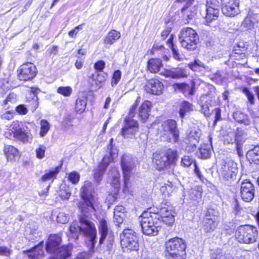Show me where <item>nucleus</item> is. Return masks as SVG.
Wrapping results in <instances>:
<instances>
[{
    "mask_svg": "<svg viewBox=\"0 0 259 259\" xmlns=\"http://www.w3.org/2000/svg\"><path fill=\"white\" fill-rule=\"evenodd\" d=\"M79 216L78 222L74 221L71 224L69 233L67 234L69 239L76 240L78 239L79 235L87 239L91 243L90 252H93L95 245L97 242V229L95 224L88 219L95 213L85 215L82 213Z\"/></svg>",
    "mask_w": 259,
    "mask_h": 259,
    "instance_id": "1",
    "label": "nucleus"
},
{
    "mask_svg": "<svg viewBox=\"0 0 259 259\" xmlns=\"http://www.w3.org/2000/svg\"><path fill=\"white\" fill-rule=\"evenodd\" d=\"M80 195L82 200L79 202L78 207L80 211L85 215L95 213L98 198L95 196L91 182L86 181L83 183L80 189Z\"/></svg>",
    "mask_w": 259,
    "mask_h": 259,
    "instance_id": "2",
    "label": "nucleus"
},
{
    "mask_svg": "<svg viewBox=\"0 0 259 259\" xmlns=\"http://www.w3.org/2000/svg\"><path fill=\"white\" fill-rule=\"evenodd\" d=\"M142 230L144 234L156 236L161 228L160 216L157 213L144 211L139 217Z\"/></svg>",
    "mask_w": 259,
    "mask_h": 259,
    "instance_id": "3",
    "label": "nucleus"
},
{
    "mask_svg": "<svg viewBox=\"0 0 259 259\" xmlns=\"http://www.w3.org/2000/svg\"><path fill=\"white\" fill-rule=\"evenodd\" d=\"M159 131L163 140L173 144L179 142L180 132L175 120L167 119L162 122Z\"/></svg>",
    "mask_w": 259,
    "mask_h": 259,
    "instance_id": "4",
    "label": "nucleus"
},
{
    "mask_svg": "<svg viewBox=\"0 0 259 259\" xmlns=\"http://www.w3.org/2000/svg\"><path fill=\"white\" fill-rule=\"evenodd\" d=\"M27 127L17 120L13 122L10 129L5 133L6 138L11 139L12 136L16 140L25 144L32 139L31 135L27 130Z\"/></svg>",
    "mask_w": 259,
    "mask_h": 259,
    "instance_id": "5",
    "label": "nucleus"
},
{
    "mask_svg": "<svg viewBox=\"0 0 259 259\" xmlns=\"http://www.w3.org/2000/svg\"><path fill=\"white\" fill-rule=\"evenodd\" d=\"M218 172L222 181L227 185L232 184L236 179L237 168L236 163L231 160H223Z\"/></svg>",
    "mask_w": 259,
    "mask_h": 259,
    "instance_id": "6",
    "label": "nucleus"
},
{
    "mask_svg": "<svg viewBox=\"0 0 259 259\" xmlns=\"http://www.w3.org/2000/svg\"><path fill=\"white\" fill-rule=\"evenodd\" d=\"M199 37L197 32L190 27L184 28L179 34V40L182 47L188 51H194L197 48Z\"/></svg>",
    "mask_w": 259,
    "mask_h": 259,
    "instance_id": "7",
    "label": "nucleus"
},
{
    "mask_svg": "<svg viewBox=\"0 0 259 259\" xmlns=\"http://www.w3.org/2000/svg\"><path fill=\"white\" fill-rule=\"evenodd\" d=\"M258 234L256 227L250 225H243L237 228L235 235L239 242L251 244L256 241Z\"/></svg>",
    "mask_w": 259,
    "mask_h": 259,
    "instance_id": "8",
    "label": "nucleus"
},
{
    "mask_svg": "<svg viewBox=\"0 0 259 259\" xmlns=\"http://www.w3.org/2000/svg\"><path fill=\"white\" fill-rule=\"evenodd\" d=\"M113 141V139L110 140V143L106 150L108 154L105 155L102 161L95 170L94 178L98 183L101 181L102 176L109 163L113 161L114 158L117 155V150L114 148L112 145Z\"/></svg>",
    "mask_w": 259,
    "mask_h": 259,
    "instance_id": "9",
    "label": "nucleus"
},
{
    "mask_svg": "<svg viewBox=\"0 0 259 259\" xmlns=\"http://www.w3.org/2000/svg\"><path fill=\"white\" fill-rule=\"evenodd\" d=\"M120 243L124 251H135L139 248V240L136 233L130 229H124L120 234Z\"/></svg>",
    "mask_w": 259,
    "mask_h": 259,
    "instance_id": "10",
    "label": "nucleus"
},
{
    "mask_svg": "<svg viewBox=\"0 0 259 259\" xmlns=\"http://www.w3.org/2000/svg\"><path fill=\"white\" fill-rule=\"evenodd\" d=\"M121 166L123 174L124 189H127L131 174L134 166L132 156L130 154H124L121 160Z\"/></svg>",
    "mask_w": 259,
    "mask_h": 259,
    "instance_id": "11",
    "label": "nucleus"
},
{
    "mask_svg": "<svg viewBox=\"0 0 259 259\" xmlns=\"http://www.w3.org/2000/svg\"><path fill=\"white\" fill-rule=\"evenodd\" d=\"M138 130L139 124L138 121L130 118H126L120 133L125 139H133Z\"/></svg>",
    "mask_w": 259,
    "mask_h": 259,
    "instance_id": "12",
    "label": "nucleus"
},
{
    "mask_svg": "<svg viewBox=\"0 0 259 259\" xmlns=\"http://www.w3.org/2000/svg\"><path fill=\"white\" fill-rule=\"evenodd\" d=\"M240 195L241 199L245 202H249L254 197L255 189L253 184L249 180L243 181L240 189Z\"/></svg>",
    "mask_w": 259,
    "mask_h": 259,
    "instance_id": "13",
    "label": "nucleus"
},
{
    "mask_svg": "<svg viewBox=\"0 0 259 259\" xmlns=\"http://www.w3.org/2000/svg\"><path fill=\"white\" fill-rule=\"evenodd\" d=\"M20 80L27 81L33 79L36 74V68L31 63L27 62L21 66L18 70Z\"/></svg>",
    "mask_w": 259,
    "mask_h": 259,
    "instance_id": "14",
    "label": "nucleus"
},
{
    "mask_svg": "<svg viewBox=\"0 0 259 259\" xmlns=\"http://www.w3.org/2000/svg\"><path fill=\"white\" fill-rule=\"evenodd\" d=\"M222 11L227 16L234 17L240 13L239 0H221Z\"/></svg>",
    "mask_w": 259,
    "mask_h": 259,
    "instance_id": "15",
    "label": "nucleus"
},
{
    "mask_svg": "<svg viewBox=\"0 0 259 259\" xmlns=\"http://www.w3.org/2000/svg\"><path fill=\"white\" fill-rule=\"evenodd\" d=\"M166 252H175L185 254L186 245L185 241L180 238L175 237L169 239L165 243Z\"/></svg>",
    "mask_w": 259,
    "mask_h": 259,
    "instance_id": "16",
    "label": "nucleus"
},
{
    "mask_svg": "<svg viewBox=\"0 0 259 259\" xmlns=\"http://www.w3.org/2000/svg\"><path fill=\"white\" fill-rule=\"evenodd\" d=\"M163 89L162 83L154 79L149 80L145 87V90L147 93L156 95L161 94Z\"/></svg>",
    "mask_w": 259,
    "mask_h": 259,
    "instance_id": "17",
    "label": "nucleus"
},
{
    "mask_svg": "<svg viewBox=\"0 0 259 259\" xmlns=\"http://www.w3.org/2000/svg\"><path fill=\"white\" fill-rule=\"evenodd\" d=\"M162 74L167 77L178 79L187 77L188 72L185 68L177 67L165 69Z\"/></svg>",
    "mask_w": 259,
    "mask_h": 259,
    "instance_id": "18",
    "label": "nucleus"
},
{
    "mask_svg": "<svg viewBox=\"0 0 259 259\" xmlns=\"http://www.w3.org/2000/svg\"><path fill=\"white\" fill-rule=\"evenodd\" d=\"M193 0H188L186 5L181 9V12L183 14V17L188 22L192 20L197 14V9L196 6H192Z\"/></svg>",
    "mask_w": 259,
    "mask_h": 259,
    "instance_id": "19",
    "label": "nucleus"
},
{
    "mask_svg": "<svg viewBox=\"0 0 259 259\" xmlns=\"http://www.w3.org/2000/svg\"><path fill=\"white\" fill-rule=\"evenodd\" d=\"M61 242L60 236L58 235H51L46 243V250L50 252H55L59 247Z\"/></svg>",
    "mask_w": 259,
    "mask_h": 259,
    "instance_id": "20",
    "label": "nucleus"
},
{
    "mask_svg": "<svg viewBox=\"0 0 259 259\" xmlns=\"http://www.w3.org/2000/svg\"><path fill=\"white\" fill-rule=\"evenodd\" d=\"M42 248L43 242H41L31 249L24 251V253L30 259H40L44 255Z\"/></svg>",
    "mask_w": 259,
    "mask_h": 259,
    "instance_id": "21",
    "label": "nucleus"
},
{
    "mask_svg": "<svg viewBox=\"0 0 259 259\" xmlns=\"http://www.w3.org/2000/svg\"><path fill=\"white\" fill-rule=\"evenodd\" d=\"M106 79V74L104 73L96 71L90 77V81L92 85H95L97 89L102 87Z\"/></svg>",
    "mask_w": 259,
    "mask_h": 259,
    "instance_id": "22",
    "label": "nucleus"
},
{
    "mask_svg": "<svg viewBox=\"0 0 259 259\" xmlns=\"http://www.w3.org/2000/svg\"><path fill=\"white\" fill-rule=\"evenodd\" d=\"M174 87L183 93L185 96L193 95L195 91V84L194 82H192L190 85L186 83H175Z\"/></svg>",
    "mask_w": 259,
    "mask_h": 259,
    "instance_id": "23",
    "label": "nucleus"
},
{
    "mask_svg": "<svg viewBox=\"0 0 259 259\" xmlns=\"http://www.w3.org/2000/svg\"><path fill=\"white\" fill-rule=\"evenodd\" d=\"M40 92V90L37 88H31L30 91V98L31 100H29V107L30 110L34 112L38 106V98L37 94ZM27 98L28 99L29 97H27Z\"/></svg>",
    "mask_w": 259,
    "mask_h": 259,
    "instance_id": "24",
    "label": "nucleus"
},
{
    "mask_svg": "<svg viewBox=\"0 0 259 259\" xmlns=\"http://www.w3.org/2000/svg\"><path fill=\"white\" fill-rule=\"evenodd\" d=\"M151 105V102L145 101L139 108V116L143 122H146L149 116Z\"/></svg>",
    "mask_w": 259,
    "mask_h": 259,
    "instance_id": "25",
    "label": "nucleus"
},
{
    "mask_svg": "<svg viewBox=\"0 0 259 259\" xmlns=\"http://www.w3.org/2000/svg\"><path fill=\"white\" fill-rule=\"evenodd\" d=\"M99 231L100 235L99 244L101 245L104 242L108 232V226L107 221L104 219L99 220Z\"/></svg>",
    "mask_w": 259,
    "mask_h": 259,
    "instance_id": "26",
    "label": "nucleus"
},
{
    "mask_svg": "<svg viewBox=\"0 0 259 259\" xmlns=\"http://www.w3.org/2000/svg\"><path fill=\"white\" fill-rule=\"evenodd\" d=\"M4 152L8 161H14L19 156V152L18 149L13 146H5Z\"/></svg>",
    "mask_w": 259,
    "mask_h": 259,
    "instance_id": "27",
    "label": "nucleus"
},
{
    "mask_svg": "<svg viewBox=\"0 0 259 259\" xmlns=\"http://www.w3.org/2000/svg\"><path fill=\"white\" fill-rule=\"evenodd\" d=\"M121 36L120 33L114 29L111 30L105 36L103 41L105 45H112Z\"/></svg>",
    "mask_w": 259,
    "mask_h": 259,
    "instance_id": "28",
    "label": "nucleus"
},
{
    "mask_svg": "<svg viewBox=\"0 0 259 259\" xmlns=\"http://www.w3.org/2000/svg\"><path fill=\"white\" fill-rule=\"evenodd\" d=\"M246 158L250 163L259 164V145L248 151L246 153Z\"/></svg>",
    "mask_w": 259,
    "mask_h": 259,
    "instance_id": "29",
    "label": "nucleus"
},
{
    "mask_svg": "<svg viewBox=\"0 0 259 259\" xmlns=\"http://www.w3.org/2000/svg\"><path fill=\"white\" fill-rule=\"evenodd\" d=\"M162 61L159 59H151L147 63V69L151 73L158 72L162 67Z\"/></svg>",
    "mask_w": 259,
    "mask_h": 259,
    "instance_id": "30",
    "label": "nucleus"
},
{
    "mask_svg": "<svg viewBox=\"0 0 259 259\" xmlns=\"http://www.w3.org/2000/svg\"><path fill=\"white\" fill-rule=\"evenodd\" d=\"M233 116L236 121L245 125H249L251 123L248 116L240 111L234 112Z\"/></svg>",
    "mask_w": 259,
    "mask_h": 259,
    "instance_id": "31",
    "label": "nucleus"
},
{
    "mask_svg": "<svg viewBox=\"0 0 259 259\" xmlns=\"http://www.w3.org/2000/svg\"><path fill=\"white\" fill-rule=\"evenodd\" d=\"M219 220H216V218L212 219H204L203 228L205 232H209L213 231L217 227L219 224Z\"/></svg>",
    "mask_w": 259,
    "mask_h": 259,
    "instance_id": "32",
    "label": "nucleus"
},
{
    "mask_svg": "<svg viewBox=\"0 0 259 259\" xmlns=\"http://www.w3.org/2000/svg\"><path fill=\"white\" fill-rule=\"evenodd\" d=\"M206 16L205 17L206 22L207 25L213 21L217 20L219 17V9L206 8Z\"/></svg>",
    "mask_w": 259,
    "mask_h": 259,
    "instance_id": "33",
    "label": "nucleus"
},
{
    "mask_svg": "<svg viewBox=\"0 0 259 259\" xmlns=\"http://www.w3.org/2000/svg\"><path fill=\"white\" fill-rule=\"evenodd\" d=\"M154 162L156 166V168L159 170L164 169L168 166L169 164L167 161V158L163 155H156L154 157Z\"/></svg>",
    "mask_w": 259,
    "mask_h": 259,
    "instance_id": "34",
    "label": "nucleus"
},
{
    "mask_svg": "<svg viewBox=\"0 0 259 259\" xmlns=\"http://www.w3.org/2000/svg\"><path fill=\"white\" fill-rule=\"evenodd\" d=\"M70 247L68 246L60 247L54 253L56 254L55 259H66L70 254Z\"/></svg>",
    "mask_w": 259,
    "mask_h": 259,
    "instance_id": "35",
    "label": "nucleus"
},
{
    "mask_svg": "<svg viewBox=\"0 0 259 259\" xmlns=\"http://www.w3.org/2000/svg\"><path fill=\"white\" fill-rule=\"evenodd\" d=\"M87 103L85 97H78L76 101L75 110L77 113H81L84 111Z\"/></svg>",
    "mask_w": 259,
    "mask_h": 259,
    "instance_id": "36",
    "label": "nucleus"
},
{
    "mask_svg": "<svg viewBox=\"0 0 259 259\" xmlns=\"http://www.w3.org/2000/svg\"><path fill=\"white\" fill-rule=\"evenodd\" d=\"M193 105L187 101L183 102L180 106L179 113L181 118H184L187 112L193 110Z\"/></svg>",
    "mask_w": 259,
    "mask_h": 259,
    "instance_id": "37",
    "label": "nucleus"
},
{
    "mask_svg": "<svg viewBox=\"0 0 259 259\" xmlns=\"http://www.w3.org/2000/svg\"><path fill=\"white\" fill-rule=\"evenodd\" d=\"M200 157L207 159L210 157L211 153V146L208 144H203L199 148Z\"/></svg>",
    "mask_w": 259,
    "mask_h": 259,
    "instance_id": "38",
    "label": "nucleus"
},
{
    "mask_svg": "<svg viewBox=\"0 0 259 259\" xmlns=\"http://www.w3.org/2000/svg\"><path fill=\"white\" fill-rule=\"evenodd\" d=\"M164 155L167 158L169 164L175 163L178 160V155L177 150L169 149Z\"/></svg>",
    "mask_w": 259,
    "mask_h": 259,
    "instance_id": "39",
    "label": "nucleus"
},
{
    "mask_svg": "<svg viewBox=\"0 0 259 259\" xmlns=\"http://www.w3.org/2000/svg\"><path fill=\"white\" fill-rule=\"evenodd\" d=\"M202 193V187L200 186H197L193 188L191 192V198L194 201L198 202L201 198Z\"/></svg>",
    "mask_w": 259,
    "mask_h": 259,
    "instance_id": "40",
    "label": "nucleus"
},
{
    "mask_svg": "<svg viewBox=\"0 0 259 259\" xmlns=\"http://www.w3.org/2000/svg\"><path fill=\"white\" fill-rule=\"evenodd\" d=\"M173 35L171 34L170 37L166 41L167 45L168 47L171 49L172 52V55L174 58L177 60H180L181 59L180 55L178 53V50L173 44Z\"/></svg>",
    "mask_w": 259,
    "mask_h": 259,
    "instance_id": "41",
    "label": "nucleus"
},
{
    "mask_svg": "<svg viewBox=\"0 0 259 259\" xmlns=\"http://www.w3.org/2000/svg\"><path fill=\"white\" fill-rule=\"evenodd\" d=\"M110 177L112 178V184L116 188L119 187V174L116 168H113L111 169L109 174Z\"/></svg>",
    "mask_w": 259,
    "mask_h": 259,
    "instance_id": "42",
    "label": "nucleus"
},
{
    "mask_svg": "<svg viewBox=\"0 0 259 259\" xmlns=\"http://www.w3.org/2000/svg\"><path fill=\"white\" fill-rule=\"evenodd\" d=\"M40 130L39 136L40 137H44L48 133L50 129V124L49 122L45 119H42L40 121Z\"/></svg>",
    "mask_w": 259,
    "mask_h": 259,
    "instance_id": "43",
    "label": "nucleus"
},
{
    "mask_svg": "<svg viewBox=\"0 0 259 259\" xmlns=\"http://www.w3.org/2000/svg\"><path fill=\"white\" fill-rule=\"evenodd\" d=\"M59 172L58 167L55 168V169L46 172L41 178V180L42 182H46L49 180L53 181L57 176Z\"/></svg>",
    "mask_w": 259,
    "mask_h": 259,
    "instance_id": "44",
    "label": "nucleus"
},
{
    "mask_svg": "<svg viewBox=\"0 0 259 259\" xmlns=\"http://www.w3.org/2000/svg\"><path fill=\"white\" fill-rule=\"evenodd\" d=\"M208 96H204L201 97V101H205V104H202L201 105V111L202 113L205 116H209L210 115V111L209 108V103H208L207 98Z\"/></svg>",
    "mask_w": 259,
    "mask_h": 259,
    "instance_id": "45",
    "label": "nucleus"
},
{
    "mask_svg": "<svg viewBox=\"0 0 259 259\" xmlns=\"http://www.w3.org/2000/svg\"><path fill=\"white\" fill-rule=\"evenodd\" d=\"M200 134L201 133L199 130L193 129L188 135L187 140L188 141H194L195 143H198Z\"/></svg>",
    "mask_w": 259,
    "mask_h": 259,
    "instance_id": "46",
    "label": "nucleus"
},
{
    "mask_svg": "<svg viewBox=\"0 0 259 259\" xmlns=\"http://www.w3.org/2000/svg\"><path fill=\"white\" fill-rule=\"evenodd\" d=\"M174 186L171 182H167V184H165L160 188V191L165 197L168 196L174 191Z\"/></svg>",
    "mask_w": 259,
    "mask_h": 259,
    "instance_id": "47",
    "label": "nucleus"
},
{
    "mask_svg": "<svg viewBox=\"0 0 259 259\" xmlns=\"http://www.w3.org/2000/svg\"><path fill=\"white\" fill-rule=\"evenodd\" d=\"M168 212L166 213L165 216L163 217L161 220V222H163L167 225H170L174 222L175 219L172 211L169 210Z\"/></svg>",
    "mask_w": 259,
    "mask_h": 259,
    "instance_id": "48",
    "label": "nucleus"
},
{
    "mask_svg": "<svg viewBox=\"0 0 259 259\" xmlns=\"http://www.w3.org/2000/svg\"><path fill=\"white\" fill-rule=\"evenodd\" d=\"M233 52L234 54L240 55V58L243 59L245 57L247 49L244 47H241L238 45L235 47Z\"/></svg>",
    "mask_w": 259,
    "mask_h": 259,
    "instance_id": "49",
    "label": "nucleus"
},
{
    "mask_svg": "<svg viewBox=\"0 0 259 259\" xmlns=\"http://www.w3.org/2000/svg\"><path fill=\"white\" fill-rule=\"evenodd\" d=\"M16 97V95L14 93L9 94L7 98L4 101V106L6 107L8 105L7 108H9L10 104L16 103L17 101Z\"/></svg>",
    "mask_w": 259,
    "mask_h": 259,
    "instance_id": "50",
    "label": "nucleus"
},
{
    "mask_svg": "<svg viewBox=\"0 0 259 259\" xmlns=\"http://www.w3.org/2000/svg\"><path fill=\"white\" fill-rule=\"evenodd\" d=\"M72 92V90L70 87H60L57 89L58 93L65 96H70Z\"/></svg>",
    "mask_w": 259,
    "mask_h": 259,
    "instance_id": "51",
    "label": "nucleus"
},
{
    "mask_svg": "<svg viewBox=\"0 0 259 259\" xmlns=\"http://www.w3.org/2000/svg\"><path fill=\"white\" fill-rule=\"evenodd\" d=\"M68 180L73 184H76L80 179V175L77 171H73L68 174Z\"/></svg>",
    "mask_w": 259,
    "mask_h": 259,
    "instance_id": "52",
    "label": "nucleus"
},
{
    "mask_svg": "<svg viewBox=\"0 0 259 259\" xmlns=\"http://www.w3.org/2000/svg\"><path fill=\"white\" fill-rule=\"evenodd\" d=\"M185 254L175 252H166L165 256L166 259H184Z\"/></svg>",
    "mask_w": 259,
    "mask_h": 259,
    "instance_id": "53",
    "label": "nucleus"
},
{
    "mask_svg": "<svg viewBox=\"0 0 259 259\" xmlns=\"http://www.w3.org/2000/svg\"><path fill=\"white\" fill-rule=\"evenodd\" d=\"M121 76V72L119 70H117L114 72L111 79V85L112 87L116 85L118 83L120 80Z\"/></svg>",
    "mask_w": 259,
    "mask_h": 259,
    "instance_id": "54",
    "label": "nucleus"
},
{
    "mask_svg": "<svg viewBox=\"0 0 259 259\" xmlns=\"http://www.w3.org/2000/svg\"><path fill=\"white\" fill-rule=\"evenodd\" d=\"M46 150V147L44 145H39L38 147L36 149V156L38 159H42L45 156V153Z\"/></svg>",
    "mask_w": 259,
    "mask_h": 259,
    "instance_id": "55",
    "label": "nucleus"
},
{
    "mask_svg": "<svg viewBox=\"0 0 259 259\" xmlns=\"http://www.w3.org/2000/svg\"><path fill=\"white\" fill-rule=\"evenodd\" d=\"M193 161L192 158L189 156L185 155L182 158L181 164L183 166L189 167L193 163Z\"/></svg>",
    "mask_w": 259,
    "mask_h": 259,
    "instance_id": "56",
    "label": "nucleus"
},
{
    "mask_svg": "<svg viewBox=\"0 0 259 259\" xmlns=\"http://www.w3.org/2000/svg\"><path fill=\"white\" fill-rule=\"evenodd\" d=\"M218 212L212 208L207 209V212L205 214V219H212L216 218V220H219V216L218 215Z\"/></svg>",
    "mask_w": 259,
    "mask_h": 259,
    "instance_id": "57",
    "label": "nucleus"
},
{
    "mask_svg": "<svg viewBox=\"0 0 259 259\" xmlns=\"http://www.w3.org/2000/svg\"><path fill=\"white\" fill-rule=\"evenodd\" d=\"M57 221L61 224H65L68 221V217L65 212H60L57 215Z\"/></svg>",
    "mask_w": 259,
    "mask_h": 259,
    "instance_id": "58",
    "label": "nucleus"
},
{
    "mask_svg": "<svg viewBox=\"0 0 259 259\" xmlns=\"http://www.w3.org/2000/svg\"><path fill=\"white\" fill-rule=\"evenodd\" d=\"M243 93L246 96L250 103L251 104H254V98L252 93L247 88H243Z\"/></svg>",
    "mask_w": 259,
    "mask_h": 259,
    "instance_id": "59",
    "label": "nucleus"
},
{
    "mask_svg": "<svg viewBox=\"0 0 259 259\" xmlns=\"http://www.w3.org/2000/svg\"><path fill=\"white\" fill-rule=\"evenodd\" d=\"M105 67V62L103 60L98 61L94 64L95 69L99 72H102Z\"/></svg>",
    "mask_w": 259,
    "mask_h": 259,
    "instance_id": "60",
    "label": "nucleus"
},
{
    "mask_svg": "<svg viewBox=\"0 0 259 259\" xmlns=\"http://www.w3.org/2000/svg\"><path fill=\"white\" fill-rule=\"evenodd\" d=\"M12 250L6 246L0 247V255L9 257L12 253Z\"/></svg>",
    "mask_w": 259,
    "mask_h": 259,
    "instance_id": "61",
    "label": "nucleus"
},
{
    "mask_svg": "<svg viewBox=\"0 0 259 259\" xmlns=\"http://www.w3.org/2000/svg\"><path fill=\"white\" fill-rule=\"evenodd\" d=\"M125 216L124 213L114 214V222L116 225L119 226L120 224H121Z\"/></svg>",
    "mask_w": 259,
    "mask_h": 259,
    "instance_id": "62",
    "label": "nucleus"
},
{
    "mask_svg": "<svg viewBox=\"0 0 259 259\" xmlns=\"http://www.w3.org/2000/svg\"><path fill=\"white\" fill-rule=\"evenodd\" d=\"M59 195L62 199L68 200L71 196V192L68 189H62L60 191Z\"/></svg>",
    "mask_w": 259,
    "mask_h": 259,
    "instance_id": "63",
    "label": "nucleus"
},
{
    "mask_svg": "<svg viewBox=\"0 0 259 259\" xmlns=\"http://www.w3.org/2000/svg\"><path fill=\"white\" fill-rule=\"evenodd\" d=\"M211 258L213 259H226V255L223 254L220 250H217L211 254Z\"/></svg>",
    "mask_w": 259,
    "mask_h": 259,
    "instance_id": "64",
    "label": "nucleus"
}]
</instances>
